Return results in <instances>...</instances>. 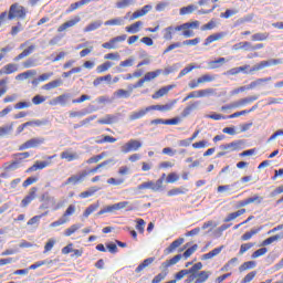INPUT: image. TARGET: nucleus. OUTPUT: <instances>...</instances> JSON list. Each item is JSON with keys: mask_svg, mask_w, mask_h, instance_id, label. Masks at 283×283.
I'll list each match as a JSON object with an SVG mask.
<instances>
[{"mask_svg": "<svg viewBox=\"0 0 283 283\" xmlns=\"http://www.w3.org/2000/svg\"><path fill=\"white\" fill-rule=\"evenodd\" d=\"M200 28V22L198 20H193L190 22H185L181 25L177 27H168L164 29V40L171 41L174 39V32H181L185 39H191L195 36V31Z\"/></svg>", "mask_w": 283, "mask_h": 283, "instance_id": "obj_1", "label": "nucleus"}, {"mask_svg": "<svg viewBox=\"0 0 283 283\" xmlns=\"http://www.w3.org/2000/svg\"><path fill=\"white\" fill-rule=\"evenodd\" d=\"M27 9L19 3L11 4L10 10L3 11L0 13V27L6 23V20H25L27 18Z\"/></svg>", "mask_w": 283, "mask_h": 283, "instance_id": "obj_2", "label": "nucleus"}, {"mask_svg": "<svg viewBox=\"0 0 283 283\" xmlns=\"http://www.w3.org/2000/svg\"><path fill=\"white\" fill-rule=\"evenodd\" d=\"M242 145H244V140H233L231 143L220 145V151L216 155V158H222L229 154L240 151L242 150Z\"/></svg>", "mask_w": 283, "mask_h": 283, "instance_id": "obj_3", "label": "nucleus"}, {"mask_svg": "<svg viewBox=\"0 0 283 283\" xmlns=\"http://www.w3.org/2000/svg\"><path fill=\"white\" fill-rule=\"evenodd\" d=\"M196 251H198V244H193L188 250H186L184 252V255L178 254V255H175L172 259L163 262L161 263V269L164 271H168L169 268H171L172 265H176L178 262H180V260L182 258H185V260H188V258H191V255L195 254Z\"/></svg>", "mask_w": 283, "mask_h": 283, "instance_id": "obj_4", "label": "nucleus"}, {"mask_svg": "<svg viewBox=\"0 0 283 283\" xmlns=\"http://www.w3.org/2000/svg\"><path fill=\"white\" fill-rule=\"evenodd\" d=\"M165 178H166V174H163V176L159 177V179L156 180V182H154L153 180L143 182L139 186H137V191H144V190H151L154 192L161 191L163 182L165 181Z\"/></svg>", "mask_w": 283, "mask_h": 283, "instance_id": "obj_5", "label": "nucleus"}, {"mask_svg": "<svg viewBox=\"0 0 283 283\" xmlns=\"http://www.w3.org/2000/svg\"><path fill=\"white\" fill-rule=\"evenodd\" d=\"M45 143L43 137H34L19 146V151L27 150L30 148H38Z\"/></svg>", "mask_w": 283, "mask_h": 283, "instance_id": "obj_6", "label": "nucleus"}, {"mask_svg": "<svg viewBox=\"0 0 283 283\" xmlns=\"http://www.w3.org/2000/svg\"><path fill=\"white\" fill-rule=\"evenodd\" d=\"M213 93H214L213 88L193 91L188 95H186V97L184 98V103H187L188 99H192V98L208 97Z\"/></svg>", "mask_w": 283, "mask_h": 283, "instance_id": "obj_7", "label": "nucleus"}, {"mask_svg": "<svg viewBox=\"0 0 283 283\" xmlns=\"http://www.w3.org/2000/svg\"><path fill=\"white\" fill-rule=\"evenodd\" d=\"M177 103H178V99H172L169 103H166L164 105H150L147 107V111H158L161 113H168L174 109Z\"/></svg>", "mask_w": 283, "mask_h": 283, "instance_id": "obj_8", "label": "nucleus"}, {"mask_svg": "<svg viewBox=\"0 0 283 283\" xmlns=\"http://www.w3.org/2000/svg\"><path fill=\"white\" fill-rule=\"evenodd\" d=\"M142 147V142L136 139H129L128 143H125V145L122 146V154H130L132 151L139 150V148Z\"/></svg>", "mask_w": 283, "mask_h": 283, "instance_id": "obj_9", "label": "nucleus"}, {"mask_svg": "<svg viewBox=\"0 0 283 283\" xmlns=\"http://www.w3.org/2000/svg\"><path fill=\"white\" fill-rule=\"evenodd\" d=\"M282 64V60H265V61H261L260 63H258L256 65H253L252 69H250V72H256V71H260L264 67H271V66H274V65H280Z\"/></svg>", "mask_w": 283, "mask_h": 283, "instance_id": "obj_10", "label": "nucleus"}, {"mask_svg": "<svg viewBox=\"0 0 283 283\" xmlns=\"http://www.w3.org/2000/svg\"><path fill=\"white\" fill-rule=\"evenodd\" d=\"M125 40H127V35H117L116 38L111 39L108 42L103 43L102 48L106 50H115L117 49V43L124 42Z\"/></svg>", "mask_w": 283, "mask_h": 283, "instance_id": "obj_11", "label": "nucleus"}, {"mask_svg": "<svg viewBox=\"0 0 283 283\" xmlns=\"http://www.w3.org/2000/svg\"><path fill=\"white\" fill-rule=\"evenodd\" d=\"M81 17L75 15L73 17L71 20L64 22L63 24H61L60 27H57V33H63L65 32L67 29L70 28H74L75 25H77L81 22Z\"/></svg>", "mask_w": 283, "mask_h": 283, "instance_id": "obj_12", "label": "nucleus"}, {"mask_svg": "<svg viewBox=\"0 0 283 283\" xmlns=\"http://www.w3.org/2000/svg\"><path fill=\"white\" fill-rule=\"evenodd\" d=\"M87 177V172H80L78 175H72L67 178L66 182H64V186L67 185H81L83 181H85V178Z\"/></svg>", "mask_w": 283, "mask_h": 283, "instance_id": "obj_13", "label": "nucleus"}, {"mask_svg": "<svg viewBox=\"0 0 283 283\" xmlns=\"http://www.w3.org/2000/svg\"><path fill=\"white\" fill-rule=\"evenodd\" d=\"M36 193H38V188L36 187L31 188L29 191V195H27L25 198H23L22 201L20 202L22 208L29 207V205L32 203L34 199H36Z\"/></svg>", "mask_w": 283, "mask_h": 283, "instance_id": "obj_14", "label": "nucleus"}, {"mask_svg": "<svg viewBox=\"0 0 283 283\" xmlns=\"http://www.w3.org/2000/svg\"><path fill=\"white\" fill-rule=\"evenodd\" d=\"M176 87V85H167V86H163L161 88H159L158 91H156L154 93V95H151V99H159L161 97H165L166 95H168L169 92H171V90H174Z\"/></svg>", "mask_w": 283, "mask_h": 283, "instance_id": "obj_15", "label": "nucleus"}, {"mask_svg": "<svg viewBox=\"0 0 283 283\" xmlns=\"http://www.w3.org/2000/svg\"><path fill=\"white\" fill-rule=\"evenodd\" d=\"M115 160L114 159H107L105 161H102L101 164H98L97 166L91 168L90 170H83L82 172H86V176L90 175H95L98 172L99 169L107 167L109 164H114Z\"/></svg>", "mask_w": 283, "mask_h": 283, "instance_id": "obj_16", "label": "nucleus"}, {"mask_svg": "<svg viewBox=\"0 0 283 283\" xmlns=\"http://www.w3.org/2000/svg\"><path fill=\"white\" fill-rule=\"evenodd\" d=\"M224 36H226L224 32H219V33H213L211 35H208V38L205 39L203 46H209L216 41H220L221 39H224Z\"/></svg>", "mask_w": 283, "mask_h": 283, "instance_id": "obj_17", "label": "nucleus"}, {"mask_svg": "<svg viewBox=\"0 0 283 283\" xmlns=\"http://www.w3.org/2000/svg\"><path fill=\"white\" fill-rule=\"evenodd\" d=\"M151 10V6L147 4V6H144L143 9H139L135 12H133L132 17L129 18V21H134V20H137L144 15H146L148 12H150Z\"/></svg>", "mask_w": 283, "mask_h": 283, "instance_id": "obj_18", "label": "nucleus"}, {"mask_svg": "<svg viewBox=\"0 0 283 283\" xmlns=\"http://www.w3.org/2000/svg\"><path fill=\"white\" fill-rule=\"evenodd\" d=\"M199 105H200V102L189 103V105H187L184 108V112L181 113V117L187 118L189 115L192 114V112L198 109Z\"/></svg>", "mask_w": 283, "mask_h": 283, "instance_id": "obj_19", "label": "nucleus"}, {"mask_svg": "<svg viewBox=\"0 0 283 283\" xmlns=\"http://www.w3.org/2000/svg\"><path fill=\"white\" fill-rule=\"evenodd\" d=\"M35 49H36V45L34 44H31L29 48L23 49V51L20 52V54L14 57V62H19L21 60H24V57L30 56Z\"/></svg>", "mask_w": 283, "mask_h": 283, "instance_id": "obj_20", "label": "nucleus"}, {"mask_svg": "<svg viewBox=\"0 0 283 283\" xmlns=\"http://www.w3.org/2000/svg\"><path fill=\"white\" fill-rule=\"evenodd\" d=\"M61 159L66 160L69 163L78 160L80 156L77 153H72L70 150H64L60 155Z\"/></svg>", "mask_w": 283, "mask_h": 283, "instance_id": "obj_21", "label": "nucleus"}, {"mask_svg": "<svg viewBox=\"0 0 283 283\" xmlns=\"http://www.w3.org/2000/svg\"><path fill=\"white\" fill-rule=\"evenodd\" d=\"M63 84V81L60 78H56L55 81L49 82L44 85H42V90L49 92L55 88H59Z\"/></svg>", "mask_w": 283, "mask_h": 283, "instance_id": "obj_22", "label": "nucleus"}, {"mask_svg": "<svg viewBox=\"0 0 283 283\" xmlns=\"http://www.w3.org/2000/svg\"><path fill=\"white\" fill-rule=\"evenodd\" d=\"M260 49H264V44H252L249 41H244V44L242 46V51L244 52H253V51H258Z\"/></svg>", "mask_w": 283, "mask_h": 283, "instance_id": "obj_23", "label": "nucleus"}, {"mask_svg": "<svg viewBox=\"0 0 283 283\" xmlns=\"http://www.w3.org/2000/svg\"><path fill=\"white\" fill-rule=\"evenodd\" d=\"M93 2V0H80L76 1L75 3L71 4V7H69V9L66 10V13L70 14L71 12H74L75 10L86 6L87 3Z\"/></svg>", "mask_w": 283, "mask_h": 283, "instance_id": "obj_24", "label": "nucleus"}, {"mask_svg": "<svg viewBox=\"0 0 283 283\" xmlns=\"http://www.w3.org/2000/svg\"><path fill=\"white\" fill-rule=\"evenodd\" d=\"M142 27H143V21H137L132 25L125 27V32L129 34H135V33H138L139 30H142Z\"/></svg>", "mask_w": 283, "mask_h": 283, "instance_id": "obj_25", "label": "nucleus"}, {"mask_svg": "<svg viewBox=\"0 0 283 283\" xmlns=\"http://www.w3.org/2000/svg\"><path fill=\"white\" fill-rule=\"evenodd\" d=\"M184 242H185L184 238L172 241V243H170L169 248L166 249V254L167 255L171 254L174 251H176L178 249V247L182 245Z\"/></svg>", "mask_w": 283, "mask_h": 283, "instance_id": "obj_26", "label": "nucleus"}, {"mask_svg": "<svg viewBox=\"0 0 283 283\" xmlns=\"http://www.w3.org/2000/svg\"><path fill=\"white\" fill-rule=\"evenodd\" d=\"M184 242H185L184 238L172 241V243H170L169 248L166 249V254L167 255L171 254L174 251H176L178 249V247L182 245Z\"/></svg>", "mask_w": 283, "mask_h": 283, "instance_id": "obj_27", "label": "nucleus"}, {"mask_svg": "<svg viewBox=\"0 0 283 283\" xmlns=\"http://www.w3.org/2000/svg\"><path fill=\"white\" fill-rule=\"evenodd\" d=\"M256 109V105H253L250 109L240 111L237 113L231 114L230 116H226L227 119L238 118L240 116H245L248 114H251L253 111Z\"/></svg>", "mask_w": 283, "mask_h": 283, "instance_id": "obj_28", "label": "nucleus"}, {"mask_svg": "<svg viewBox=\"0 0 283 283\" xmlns=\"http://www.w3.org/2000/svg\"><path fill=\"white\" fill-rule=\"evenodd\" d=\"M211 272L210 271H200L199 274L193 275L196 276V282L193 283H206L208 279L210 277Z\"/></svg>", "mask_w": 283, "mask_h": 283, "instance_id": "obj_29", "label": "nucleus"}, {"mask_svg": "<svg viewBox=\"0 0 283 283\" xmlns=\"http://www.w3.org/2000/svg\"><path fill=\"white\" fill-rule=\"evenodd\" d=\"M50 165L49 161H35L33 164V166L29 167V169L27 170V172H32V171H36V170H42L45 167H48Z\"/></svg>", "mask_w": 283, "mask_h": 283, "instance_id": "obj_30", "label": "nucleus"}, {"mask_svg": "<svg viewBox=\"0 0 283 283\" xmlns=\"http://www.w3.org/2000/svg\"><path fill=\"white\" fill-rule=\"evenodd\" d=\"M224 63H226V57H219L218 60H212L208 62V67L210 70H218L219 67L224 65Z\"/></svg>", "mask_w": 283, "mask_h": 283, "instance_id": "obj_31", "label": "nucleus"}, {"mask_svg": "<svg viewBox=\"0 0 283 283\" xmlns=\"http://www.w3.org/2000/svg\"><path fill=\"white\" fill-rule=\"evenodd\" d=\"M117 120V117L115 115H106L105 117H103L102 119H98L97 120V124H101V125H112V124H115Z\"/></svg>", "mask_w": 283, "mask_h": 283, "instance_id": "obj_32", "label": "nucleus"}, {"mask_svg": "<svg viewBox=\"0 0 283 283\" xmlns=\"http://www.w3.org/2000/svg\"><path fill=\"white\" fill-rule=\"evenodd\" d=\"M223 249L224 247L216 248L214 250H211L210 252L201 255V260H211L216 255H219Z\"/></svg>", "mask_w": 283, "mask_h": 283, "instance_id": "obj_33", "label": "nucleus"}, {"mask_svg": "<svg viewBox=\"0 0 283 283\" xmlns=\"http://www.w3.org/2000/svg\"><path fill=\"white\" fill-rule=\"evenodd\" d=\"M161 74H163V70H156V71L147 72L146 75H144V77L142 80L150 82V81L156 80Z\"/></svg>", "mask_w": 283, "mask_h": 283, "instance_id": "obj_34", "label": "nucleus"}, {"mask_svg": "<svg viewBox=\"0 0 283 283\" xmlns=\"http://www.w3.org/2000/svg\"><path fill=\"white\" fill-rule=\"evenodd\" d=\"M71 95L69 94H63L57 96L55 99H53V103H50V105H66L67 99H70Z\"/></svg>", "mask_w": 283, "mask_h": 283, "instance_id": "obj_35", "label": "nucleus"}, {"mask_svg": "<svg viewBox=\"0 0 283 283\" xmlns=\"http://www.w3.org/2000/svg\"><path fill=\"white\" fill-rule=\"evenodd\" d=\"M261 231V228L252 229L250 231H247L241 237L242 242H248L249 240L252 239V237L256 235Z\"/></svg>", "mask_w": 283, "mask_h": 283, "instance_id": "obj_36", "label": "nucleus"}, {"mask_svg": "<svg viewBox=\"0 0 283 283\" xmlns=\"http://www.w3.org/2000/svg\"><path fill=\"white\" fill-rule=\"evenodd\" d=\"M150 111H147V107L145 109L133 112L132 115H129V120H137L143 118L147 115Z\"/></svg>", "mask_w": 283, "mask_h": 283, "instance_id": "obj_37", "label": "nucleus"}, {"mask_svg": "<svg viewBox=\"0 0 283 283\" xmlns=\"http://www.w3.org/2000/svg\"><path fill=\"white\" fill-rule=\"evenodd\" d=\"M102 24H103V22L101 20L91 22L88 25H86V28H84V33H90L95 30H98L99 28H102Z\"/></svg>", "mask_w": 283, "mask_h": 283, "instance_id": "obj_38", "label": "nucleus"}, {"mask_svg": "<svg viewBox=\"0 0 283 283\" xmlns=\"http://www.w3.org/2000/svg\"><path fill=\"white\" fill-rule=\"evenodd\" d=\"M154 261H155V258H147L146 260L143 261V263L137 265V268L135 269V273H142V271H144V269H146L151 263H154Z\"/></svg>", "mask_w": 283, "mask_h": 283, "instance_id": "obj_39", "label": "nucleus"}, {"mask_svg": "<svg viewBox=\"0 0 283 283\" xmlns=\"http://www.w3.org/2000/svg\"><path fill=\"white\" fill-rule=\"evenodd\" d=\"M245 213V209L238 210L237 212H231L227 216L226 219H223V222H230L235 220L237 218H240Z\"/></svg>", "mask_w": 283, "mask_h": 283, "instance_id": "obj_40", "label": "nucleus"}, {"mask_svg": "<svg viewBox=\"0 0 283 283\" xmlns=\"http://www.w3.org/2000/svg\"><path fill=\"white\" fill-rule=\"evenodd\" d=\"M107 156H108L107 151H103L102 154L95 155V156L91 157L90 159H87L86 164L87 165L98 164V161H101L102 159H104Z\"/></svg>", "mask_w": 283, "mask_h": 283, "instance_id": "obj_41", "label": "nucleus"}, {"mask_svg": "<svg viewBox=\"0 0 283 283\" xmlns=\"http://www.w3.org/2000/svg\"><path fill=\"white\" fill-rule=\"evenodd\" d=\"M98 190H99V188H97V187H91L88 190L80 193V199H87L90 197H93Z\"/></svg>", "mask_w": 283, "mask_h": 283, "instance_id": "obj_42", "label": "nucleus"}, {"mask_svg": "<svg viewBox=\"0 0 283 283\" xmlns=\"http://www.w3.org/2000/svg\"><path fill=\"white\" fill-rule=\"evenodd\" d=\"M123 24H124L123 18H114V19L107 20L104 23L105 27H120Z\"/></svg>", "mask_w": 283, "mask_h": 283, "instance_id": "obj_43", "label": "nucleus"}, {"mask_svg": "<svg viewBox=\"0 0 283 283\" xmlns=\"http://www.w3.org/2000/svg\"><path fill=\"white\" fill-rule=\"evenodd\" d=\"M1 71L7 73V75H11L18 72V65L14 63H8L7 65L3 66Z\"/></svg>", "mask_w": 283, "mask_h": 283, "instance_id": "obj_44", "label": "nucleus"}, {"mask_svg": "<svg viewBox=\"0 0 283 283\" xmlns=\"http://www.w3.org/2000/svg\"><path fill=\"white\" fill-rule=\"evenodd\" d=\"M187 192H188V189H186V188H174V189H170L169 191H167V196L174 197V196L185 195Z\"/></svg>", "mask_w": 283, "mask_h": 283, "instance_id": "obj_45", "label": "nucleus"}, {"mask_svg": "<svg viewBox=\"0 0 283 283\" xmlns=\"http://www.w3.org/2000/svg\"><path fill=\"white\" fill-rule=\"evenodd\" d=\"M116 142H117V139H116L115 137L109 136V135H102V138H101V139L95 140V143H96L97 145H103V144H105V143H111V144H113V143H116Z\"/></svg>", "mask_w": 283, "mask_h": 283, "instance_id": "obj_46", "label": "nucleus"}, {"mask_svg": "<svg viewBox=\"0 0 283 283\" xmlns=\"http://www.w3.org/2000/svg\"><path fill=\"white\" fill-rule=\"evenodd\" d=\"M269 39V33L264 32V33H255L252 35V41L253 42H263L266 41Z\"/></svg>", "mask_w": 283, "mask_h": 283, "instance_id": "obj_47", "label": "nucleus"}, {"mask_svg": "<svg viewBox=\"0 0 283 283\" xmlns=\"http://www.w3.org/2000/svg\"><path fill=\"white\" fill-rule=\"evenodd\" d=\"M45 216H48V212H44V213H42V214L34 216L33 218H31V219L29 220V222H27V226H34V224L39 226V224H40V220H41L42 218H44Z\"/></svg>", "mask_w": 283, "mask_h": 283, "instance_id": "obj_48", "label": "nucleus"}, {"mask_svg": "<svg viewBox=\"0 0 283 283\" xmlns=\"http://www.w3.org/2000/svg\"><path fill=\"white\" fill-rule=\"evenodd\" d=\"M256 99H259V96L258 95H253V96H250V97H244V98H241L237 102H239V104L245 106V105H250L252 104L253 102H255Z\"/></svg>", "mask_w": 283, "mask_h": 283, "instance_id": "obj_49", "label": "nucleus"}, {"mask_svg": "<svg viewBox=\"0 0 283 283\" xmlns=\"http://www.w3.org/2000/svg\"><path fill=\"white\" fill-rule=\"evenodd\" d=\"M112 66H113L112 62H105L103 64L97 65L96 71L98 74H102V73L107 72Z\"/></svg>", "mask_w": 283, "mask_h": 283, "instance_id": "obj_50", "label": "nucleus"}, {"mask_svg": "<svg viewBox=\"0 0 283 283\" xmlns=\"http://www.w3.org/2000/svg\"><path fill=\"white\" fill-rule=\"evenodd\" d=\"M280 239H282V237H280L279 234H275L273 237H269L268 239H265L262 243L261 247H268L274 242H277Z\"/></svg>", "mask_w": 283, "mask_h": 283, "instance_id": "obj_51", "label": "nucleus"}, {"mask_svg": "<svg viewBox=\"0 0 283 283\" xmlns=\"http://www.w3.org/2000/svg\"><path fill=\"white\" fill-rule=\"evenodd\" d=\"M254 268H255V261H248L242 263L241 266H239V272H244Z\"/></svg>", "mask_w": 283, "mask_h": 283, "instance_id": "obj_52", "label": "nucleus"}, {"mask_svg": "<svg viewBox=\"0 0 283 283\" xmlns=\"http://www.w3.org/2000/svg\"><path fill=\"white\" fill-rule=\"evenodd\" d=\"M80 229H82L81 224H72L71 228H67L66 231H64V235L71 237L75 232H77Z\"/></svg>", "mask_w": 283, "mask_h": 283, "instance_id": "obj_53", "label": "nucleus"}, {"mask_svg": "<svg viewBox=\"0 0 283 283\" xmlns=\"http://www.w3.org/2000/svg\"><path fill=\"white\" fill-rule=\"evenodd\" d=\"M197 81H199V83H201V84H207V83L213 82L214 76L211 74H203L199 78H197Z\"/></svg>", "mask_w": 283, "mask_h": 283, "instance_id": "obj_54", "label": "nucleus"}, {"mask_svg": "<svg viewBox=\"0 0 283 283\" xmlns=\"http://www.w3.org/2000/svg\"><path fill=\"white\" fill-rule=\"evenodd\" d=\"M11 132H13V124H10L8 126H0V137L10 135Z\"/></svg>", "mask_w": 283, "mask_h": 283, "instance_id": "obj_55", "label": "nucleus"}, {"mask_svg": "<svg viewBox=\"0 0 283 283\" xmlns=\"http://www.w3.org/2000/svg\"><path fill=\"white\" fill-rule=\"evenodd\" d=\"M238 14L237 9H227L226 12L220 13V18L229 20L231 17Z\"/></svg>", "mask_w": 283, "mask_h": 283, "instance_id": "obj_56", "label": "nucleus"}, {"mask_svg": "<svg viewBox=\"0 0 283 283\" xmlns=\"http://www.w3.org/2000/svg\"><path fill=\"white\" fill-rule=\"evenodd\" d=\"M31 106H32L31 102H19V103H15L12 108H14L15 111H22Z\"/></svg>", "mask_w": 283, "mask_h": 283, "instance_id": "obj_57", "label": "nucleus"}, {"mask_svg": "<svg viewBox=\"0 0 283 283\" xmlns=\"http://www.w3.org/2000/svg\"><path fill=\"white\" fill-rule=\"evenodd\" d=\"M196 11L195 4H189L188 7H184L180 9V15L192 14Z\"/></svg>", "mask_w": 283, "mask_h": 283, "instance_id": "obj_58", "label": "nucleus"}, {"mask_svg": "<svg viewBox=\"0 0 283 283\" xmlns=\"http://www.w3.org/2000/svg\"><path fill=\"white\" fill-rule=\"evenodd\" d=\"M210 147V143L208 140H200L192 144L193 149H203Z\"/></svg>", "mask_w": 283, "mask_h": 283, "instance_id": "obj_59", "label": "nucleus"}, {"mask_svg": "<svg viewBox=\"0 0 283 283\" xmlns=\"http://www.w3.org/2000/svg\"><path fill=\"white\" fill-rule=\"evenodd\" d=\"M98 208V205H91L90 207L86 208L83 212V218H88L93 212H96Z\"/></svg>", "mask_w": 283, "mask_h": 283, "instance_id": "obj_60", "label": "nucleus"}, {"mask_svg": "<svg viewBox=\"0 0 283 283\" xmlns=\"http://www.w3.org/2000/svg\"><path fill=\"white\" fill-rule=\"evenodd\" d=\"M200 270H202V263H196L192 265V268L188 269V270H184L192 275L197 274Z\"/></svg>", "mask_w": 283, "mask_h": 283, "instance_id": "obj_61", "label": "nucleus"}, {"mask_svg": "<svg viewBox=\"0 0 283 283\" xmlns=\"http://www.w3.org/2000/svg\"><path fill=\"white\" fill-rule=\"evenodd\" d=\"M244 200L249 201L250 205H261L263 202V197H260L259 195H253V197L247 198Z\"/></svg>", "mask_w": 283, "mask_h": 283, "instance_id": "obj_62", "label": "nucleus"}, {"mask_svg": "<svg viewBox=\"0 0 283 283\" xmlns=\"http://www.w3.org/2000/svg\"><path fill=\"white\" fill-rule=\"evenodd\" d=\"M18 166H19V161L4 163L3 169L4 171H10V170L18 169Z\"/></svg>", "mask_w": 283, "mask_h": 283, "instance_id": "obj_63", "label": "nucleus"}, {"mask_svg": "<svg viewBox=\"0 0 283 283\" xmlns=\"http://www.w3.org/2000/svg\"><path fill=\"white\" fill-rule=\"evenodd\" d=\"M7 83H8V78L0 80V97L7 94V91H8Z\"/></svg>", "mask_w": 283, "mask_h": 283, "instance_id": "obj_64", "label": "nucleus"}]
</instances>
